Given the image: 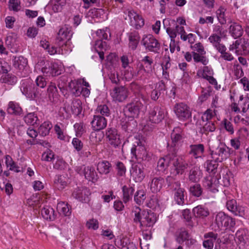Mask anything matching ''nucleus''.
Returning a JSON list of instances; mask_svg holds the SVG:
<instances>
[{
    "label": "nucleus",
    "mask_w": 249,
    "mask_h": 249,
    "mask_svg": "<svg viewBox=\"0 0 249 249\" xmlns=\"http://www.w3.org/2000/svg\"><path fill=\"white\" fill-rule=\"evenodd\" d=\"M132 213L134 215V221L140 223L143 231H146L147 227H152L157 221L156 215L154 213L146 211L142 212L138 207L133 208Z\"/></svg>",
    "instance_id": "1"
},
{
    "label": "nucleus",
    "mask_w": 249,
    "mask_h": 249,
    "mask_svg": "<svg viewBox=\"0 0 249 249\" xmlns=\"http://www.w3.org/2000/svg\"><path fill=\"white\" fill-rule=\"evenodd\" d=\"M73 32L71 27L64 25L59 31L57 36V43L58 46L64 48L65 53H69L72 51L73 45L71 41Z\"/></svg>",
    "instance_id": "2"
},
{
    "label": "nucleus",
    "mask_w": 249,
    "mask_h": 249,
    "mask_svg": "<svg viewBox=\"0 0 249 249\" xmlns=\"http://www.w3.org/2000/svg\"><path fill=\"white\" fill-rule=\"evenodd\" d=\"M146 110V105L143 97L141 99H136L127 104L124 109L126 116L130 118H137L141 114H143Z\"/></svg>",
    "instance_id": "3"
},
{
    "label": "nucleus",
    "mask_w": 249,
    "mask_h": 249,
    "mask_svg": "<svg viewBox=\"0 0 249 249\" xmlns=\"http://www.w3.org/2000/svg\"><path fill=\"white\" fill-rule=\"evenodd\" d=\"M135 141L133 142L131 149L132 158L136 159L138 163L142 160H146L148 154L144 147L143 142L137 138H135Z\"/></svg>",
    "instance_id": "4"
},
{
    "label": "nucleus",
    "mask_w": 249,
    "mask_h": 249,
    "mask_svg": "<svg viewBox=\"0 0 249 249\" xmlns=\"http://www.w3.org/2000/svg\"><path fill=\"white\" fill-rule=\"evenodd\" d=\"M215 224L217 227V230H231L235 226V222L233 218L224 212H220L215 216Z\"/></svg>",
    "instance_id": "5"
},
{
    "label": "nucleus",
    "mask_w": 249,
    "mask_h": 249,
    "mask_svg": "<svg viewBox=\"0 0 249 249\" xmlns=\"http://www.w3.org/2000/svg\"><path fill=\"white\" fill-rule=\"evenodd\" d=\"M20 90L23 94L29 99L38 98L41 94L38 88L35 87L29 79L21 81Z\"/></svg>",
    "instance_id": "6"
},
{
    "label": "nucleus",
    "mask_w": 249,
    "mask_h": 249,
    "mask_svg": "<svg viewBox=\"0 0 249 249\" xmlns=\"http://www.w3.org/2000/svg\"><path fill=\"white\" fill-rule=\"evenodd\" d=\"M174 111L179 120L186 121L192 117V111L190 107L184 103H177Z\"/></svg>",
    "instance_id": "7"
},
{
    "label": "nucleus",
    "mask_w": 249,
    "mask_h": 249,
    "mask_svg": "<svg viewBox=\"0 0 249 249\" xmlns=\"http://www.w3.org/2000/svg\"><path fill=\"white\" fill-rule=\"evenodd\" d=\"M224 194L226 197V207L228 210L235 215L243 216L245 213V208L240 205H237L236 200L231 198L229 195V192L228 190H225Z\"/></svg>",
    "instance_id": "8"
},
{
    "label": "nucleus",
    "mask_w": 249,
    "mask_h": 249,
    "mask_svg": "<svg viewBox=\"0 0 249 249\" xmlns=\"http://www.w3.org/2000/svg\"><path fill=\"white\" fill-rule=\"evenodd\" d=\"M229 50L237 55H246L249 53V40L242 38L236 40L230 46Z\"/></svg>",
    "instance_id": "9"
},
{
    "label": "nucleus",
    "mask_w": 249,
    "mask_h": 249,
    "mask_svg": "<svg viewBox=\"0 0 249 249\" xmlns=\"http://www.w3.org/2000/svg\"><path fill=\"white\" fill-rule=\"evenodd\" d=\"M211 155L215 162H222L229 157V148L225 144L221 143L212 151Z\"/></svg>",
    "instance_id": "10"
},
{
    "label": "nucleus",
    "mask_w": 249,
    "mask_h": 249,
    "mask_svg": "<svg viewBox=\"0 0 249 249\" xmlns=\"http://www.w3.org/2000/svg\"><path fill=\"white\" fill-rule=\"evenodd\" d=\"M166 114V112L163 108L155 106L150 108L148 119L152 124H158L163 120Z\"/></svg>",
    "instance_id": "11"
},
{
    "label": "nucleus",
    "mask_w": 249,
    "mask_h": 249,
    "mask_svg": "<svg viewBox=\"0 0 249 249\" xmlns=\"http://www.w3.org/2000/svg\"><path fill=\"white\" fill-rule=\"evenodd\" d=\"M14 68L22 77L26 76L29 72L27 59L22 56H16L13 59Z\"/></svg>",
    "instance_id": "12"
},
{
    "label": "nucleus",
    "mask_w": 249,
    "mask_h": 249,
    "mask_svg": "<svg viewBox=\"0 0 249 249\" xmlns=\"http://www.w3.org/2000/svg\"><path fill=\"white\" fill-rule=\"evenodd\" d=\"M142 43L146 50L150 52L157 53L160 49L158 41L151 35H144Z\"/></svg>",
    "instance_id": "13"
},
{
    "label": "nucleus",
    "mask_w": 249,
    "mask_h": 249,
    "mask_svg": "<svg viewBox=\"0 0 249 249\" xmlns=\"http://www.w3.org/2000/svg\"><path fill=\"white\" fill-rule=\"evenodd\" d=\"M77 171L79 174H83L85 178L89 181L95 183L98 180V174L93 167L83 165L78 167Z\"/></svg>",
    "instance_id": "14"
},
{
    "label": "nucleus",
    "mask_w": 249,
    "mask_h": 249,
    "mask_svg": "<svg viewBox=\"0 0 249 249\" xmlns=\"http://www.w3.org/2000/svg\"><path fill=\"white\" fill-rule=\"evenodd\" d=\"M128 89L124 86L115 87L110 92L113 101L115 102H123L128 97Z\"/></svg>",
    "instance_id": "15"
},
{
    "label": "nucleus",
    "mask_w": 249,
    "mask_h": 249,
    "mask_svg": "<svg viewBox=\"0 0 249 249\" xmlns=\"http://www.w3.org/2000/svg\"><path fill=\"white\" fill-rule=\"evenodd\" d=\"M171 161L175 171L174 174L175 175H182L188 167V163L183 158L178 156L175 153Z\"/></svg>",
    "instance_id": "16"
},
{
    "label": "nucleus",
    "mask_w": 249,
    "mask_h": 249,
    "mask_svg": "<svg viewBox=\"0 0 249 249\" xmlns=\"http://www.w3.org/2000/svg\"><path fill=\"white\" fill-rule=\"evenodd\" d=\"M125 14H127L129 19L130 25L136 28H139L144 24V19L132 9L128 8L124 11Z\"/></svg>",
    "instance_id": "17"
},
{
    "label": "nucleus",
    "mask_w": 249,
    "mask_h": 249,
    "mask_svg": "<svg viewBox=\"0 0 249 249\" xmlns=\"http://www.w3.org/2000/svg\"><path fill=\"white\" fill-rule=\"evenodd\" d=\"M171 142L170 144L171 147L173 148V151L175 152L181 146L183 140V132L179 127H175L171 134Z\"/></svg>",
    "instance_id": "18"
},
{
    "label": "nucleus",
    "mask_w": 249,
    "mask_h": 249,
    "mask_svg": "<svg viewBox=\"0 0 249 249\" xmlns=\"http://www.w3.org/2000/svg\"><path fill=\"white\" fill-rule=\"evenodd\" d=\"M130 173L131 178L136 182H141L145 176L144 168L140 163L132 164Z\"/></svg>",
    "instance_id": "19"
},
{
    "label": "nucleus",
    "mask_w": 249,
    "mask_h": 249,
    "mask_svg": "<svg viewBox=\"0 0 249 249\" xmlns=\"http://www.w3.org/2000/svg\"><path fill=\"white\" fill-rule=\"evenodd\" d=\"M106 136L108 142L115 148L118 147L122 143L120 135L115 128H107Z\"/></svg>",
    "instance_id": "20"
},
{
    "label": "nucleus",
    "mask_w": 249,
    "mask_h": 249,
    "mask_svg": "<svg viewBox=\"0 0 249 249\" xmlns=\"http://www.w3.org/2000/svg\"><path fill=\"white\" fill-rule=\"evenodd\" d=\"M236 241L241 249H247L249 246V233L245 230H239L235 234Z\"/></svg>",
    "instance_id": "21"
},
{
    "label": "nucleus",
    "mask_w": 249,
    "mask_h": 249,
    "mask_svg": "<svg viewBox=\"0 0 249 249\" xmlns=\"http://www.w3.org/2000/svg\"><path fill=\"white\" fill-rule=\"evenodd\" d=\"M90 195L89 190L85 187H81L76 188L72 193V196L77 200L86 203L89 201V196Z\"/></svg>",
    "instance_id": "22"
},
{
    "label": "nucleus",
    "mask_w": 249,
    "mask_h": 249,
    "mask_svg": "<svg viewBox=\"0 0 249 249\" xmlns=\"http://www.w3.org/2000/svg\"><path fill=\"white\" fill-rule=\"evenodd\" d=\"M89 17L93 18L95 22H100L108 18V13L103 9H91L88 13Z\"/></svg>",
    "instance_id": "23"
},
{
    "label": "nucleus",
    "mask_w": 249,
    "mask_h": 249,
    "mask_svg": "<svg viewBox=\"0 0 249 249\" xmlns=\"http://www.w3.org/2000/svg\"><path fill=\"white\" fill-rule=\"evenodd\" d=\"M121 61L122 67L124 69V76L125 79L129 81L134 77V72L132 71V68L129 65V60L128 56L125 55H123L121 57Z\"/></svg>",
    "instance_id": "24"
},
{
    "label": "nucleus",
    "mask_w": 249,
    "mask_h": 249,
    "mask_svg": "<svg viewBox=\"0 0 249 249\" xmlns=\"http://www.w3.org/2000/svg\"><path fill=\"white\" fill-rule=\"evenodd\" d=\"M36 71L39 70L46 76H53V70L51 63L48 61L41 60L35 67Z\"/></svg>",
    "instance_id": "25"
},
{
    "label": "nucleus",
    "mask_w": 249,
    "mask_h": 249,
    "mask_svg": "<svg viewBox=\"0 0 249 249\" xmlns=\"http://www.w3.org/2000/svg\"><path fill=\"white\" fill-rule=\"evenodd\" d=\"M91 124L94 130L99 131L107 126V120L104 117L100 115H94Z\"/></svg>",
    "instance_id": "26"
},
{
    "label": "nucleus",
    "mask_w": 249,
    "mask_h": 249,
    "mask_svg": "<svg viewBox=\"0 0 249 249\" xmlns=\"http://www.w3.org/2000/svg\"><path fill=\"white\" fill-rule=\"evenodd\" d=\"M69 178L64 175H56L53 180V187L59 191L63 190L67 185Z\"/></svg>",
    "instance_id": "27"
},
{
    "label": "nucleus",
    "mask_w": 249,
    "mask_h": 249,
    "mask_svg": "<svg viewBox=\"0 0 249 249\" xmlns=\"http://www.w3.org/2000/svg\"><path fill=\"white\" fill-rule=\"evenodd\" d=\"M177 241L181 244L186 241V244L193 245L196 243V240L190 237L187 231L184 229L180 230L177 234Z\"/></svg>",
    "instance_id": "28"
},
{
    "label": "nucleus",
    "mask_w": 249,
    "mask_h": 249,
    "mask_svg": "<svg viewBox=\"0 0 249 249\" xmlns=\"http://www.w3.org/2000/svg\"><path fill=\"white\" fill-rule=\"evenodd\" d=\"M164 182L161 177H155L151 179L148 183V187L153 193H157L161 189Z\"/></svg>",
    "instance_id": "29"
},
{
    "label": "nucleus",
    "mask_w": 249,
    "mask_h": 249,
    "mask_svg": "<svg viewBox=\"0 0 249 249\" xmlns=\"http://www.w3.org/2000/svg\"><path fill=\"white\" fill-rule=\"evenodd\" d=\"M176 30L180 36V38L184 41H188L190 44H193L196 40V36L195 35L192 33L187 34L183 26H176Z\"/></svg>",
    "instance_id": "30"
},
{
    "label": "nucleus",
    "mask_w": 249,
    "mask_h": 249,
    "mask_svg": "<svg viewBox=\"0 0 249 249\" xmlns=\"http://www.w3.org/2000/svg\"><path fill=\"white\" fill-rule=\"evenodd\" d=\"M174 153L171 155L169 154L164 157L159 159L158 162L157 168L159 171L164 172L166 170L170 164H172V161Z\"/></svg>",
    "instance_id": "31"
},
{
    "label": "nucleus",
    "mask_w": 249,
    "mask_h": 249,
    "mask_svg": "<svg viewBox=\"0 0 249 249\" xmlns=\"http://www.w3.org/2000/svg\"><path fill=\"white\" fill-rule=\"evenodd\" d=\"M176 185L177 187L174 189V199L178 205H182L184 203L185 190L180 187V183L176 182Z\"/></svg>",
    "instance_id": "32"
},
{
    "label": "nucleus",
    "mask_w": 249,
    "mask_h": 249,
    "mask_svg": "<svg viewBox=\"0 0 249 249\" xmlns=\"http://www.w3.org/2000/svg\"><path fill=\"white\" fill-rule=\"evenodd\" d=\"M204 152V146L203 144H193L190 145L189 154L195 159L203 157Z\"/></svg>",
    "instance_id": "33"
},
{
    "label": "nucleus",
    "mask_w": 249,
    "mask_h": 249,
    "mask_svg": "<svg viewBox=\"0 0 249 249\" xmlns=\"http://www.w3.org/2000/svg\"><path fill=\"white\" fill-rule=\"evenodd\" d=\"M205 240L203 241V247L206 249H213L214 242L217 238V234L213 232H209L204 235Z\"/></svg>",
    "instance_id": "34"
},
{
    "label": "nucleus",
    "mask_w": 249,
    "mask_h": 249,
    "mask_svg": "<svg viewBox=\"0 0 249 249\" xmlns=\"http://www.w3.org/2000/svg\"><path fill=\"white\" fill-rule=\"evenodd\" d=\"M7 111L9 114L15 115H20L22 112V109L19 104L14 101L9 102Z\"/></svg>",
    "instance_id": "35"
},
{
    "label": "nucleus",
    "mask_w": 249,
    "mask_h": 249,
    "mask_svg": "<svg viewBox=\"0 0 249 249\" xmlns=\"http://www.w3.org/2000/svg\"><path fill=\"white\" fill-rule=\"evenodd\" d=\"M243 32V30L241 26L237 23L233 22L230 26L229 33L234 38L242 36Z\"/></svg>",
    "instance_id": "36"
},
{
    "label": "nucleus",
    "mask_w": 249,
    "mask_h": 249,
    "mask_svg": "<svg viewBox=\"0 0 249 249\" xmlns=\"http://www.w3.org/2000/svg\"><path fill=\"white\" fill-rule=\"evenodd\" d=\"M97 169L101 175H107L111 170V165L107 161L103 160L98 163Z\"/></svg>",
    "instance_id": "37"
},
{
    "label": "nucleus",
    "mask_w": 249,
    "mask_h": 249,
    "mask_svg": "<svg viewBox=\"0 0 249 249\" xmlns=\"http://www.w3.org/2000/svg\"><path fill=\"white\" fill-rule=\"evenodd\" d=\"M42 217L49 221H53L55 219L56 213L54 210L51 207L46 206L41 210Z\"/></svg>",
    "instance_id": "38"
},
{
    "label": "nucleus",
    "mask_w": 249,
    "mask_h": 249,
    "mask_svg": "<svg viewBox=\"0 0 249 249\" xmlns=\"http://www.w3.org/2000/svg\"><path fill=\"white\" fill-rule=\"evenodd\" d=\"M202 172L199 168L197 166L194 167L190 171L189 174V179L192 182H197L201 178Z\"/></svg>",
    "instance_id": "39"
},
{
    "label": "nucleus",
    "mask_w": 249,
    "mask_h": 249,
    "mask_svg": "<svg viewBox=\"0 0 249 249\" xmlns=\"http://www.w3.org/2000/svg\"><path fill=\"white\" fill-rule=\"evenodd\" d=\"M165 90V86L162 81H160L156 84L155 89L152 90L151 94V98L156 101L159 98L161 91Z\"/></svg>",
    "instance_id": "40"
},
{
    "label": "nucleus",
    "mask_w": 249,
    "mask_h": 249,
    "mask_svg": "<svg viewBox=\"0 0 249 249\" xmlns=\"http://www.w3.org/2000/svg\"><path fill=\"white\" fill-rule=\"evenodd\" d=\"M204 184L212 192L215 193L218 192L217 189V180L215 178H212L211 177H207L204 182Z\"/></svg>",
    "instance_id": "41"
},
{
    "label": "nucleus",
    "mask_w": 249,
    "mask_h": 249,
    "mask_svg": "<svg viewBox=\"0 0 249 249\" xmlns=\"http://www.w3.org/2000/svg\"><path fill=\"white\" fill-rule=\"evenodd\" d=\"M151 73V71H147L143 65L140 64L138 66L137 72L134 73V77L139 76L141 79H145L148 78L149 75Z\"/></svg>",
    "instance_id": "42"
},
{
    "label": "nucleus",
    "mask_w": 249,
    "mask_h": 249,
    "mask_svg": "<svg viewBox=\"0 0 249 249\" xmlns=\"http://www.w3.org/2000/svg\"><path fill=\"white\" fill-rule=\"evenodd\" d=\"M57 210L58 212L65 216H69L71 215V212L67 203L64 202H59L57 205Z\"/></svg>",
    "instance_id": "43"
},
{
    "label": "nucleus",
    "mask_w": 249,
    "mask_h": 249,
    "mask_svg": "<svg viewBox=\"0 0 249 249\" xmlns=\"http://www.w3.org/2000/svg\"><path fill=\"white\" fill-rule=\"evenodd\" d=\"M193 212L194 215L196 217H206L209 214L208 209L202 205H198L195 207Z\"/></svg>",
    "instance_id": "44"
},
{
    "label": "nucleus",
    "mask_w": 249,
    "mask_h": 249,
    "mask_svg": "<svg viewBox=\"0 0 249 249\" xmlns=\"http://www.w3.org/2000/svg\"><path fill=\"white\" fill-rule=\"evenodd\" d=\"M161 66L162 69V77L165 79H168L169 78L168 69L171 67L169 57H165L162 63Z\"/></svg>",
    "instance_id": "45"
},
{
    "label": "nucleus",
    "mask_w": 249,
    "mask_h": 249,
    "mask_svg": "<svg viewBox=\"0 0 249 249\" xmlns=\"http://www.w3.org/2000/svg\"><path fill=\"white\" fill-rule=\"evenodd\" d=\"M95 49L101 50V51L97 50V52L101 60H103L104 59L103 50L106 51L107 50L106 42L100 40L97 41L95 43Z\"/></svg>",
    "instance_id": "46"
},
{
    "label": "nucleus",
    "mask_w": 249,
    "mask_h": 249,
    "mask_svg": "<svg viewBox=\"0 0 249 249\" xmlns=\"http://www.w3.org/2000/svg\"><path fill=\"white\" fill-rule=\"evenodd\" d=\"M54 128L59 139L66 142L69 141L70 137L65 134L64 129H62L58 124L55 125Z\"/></svg>",
    "instance_id": "47"
},
{
    "label": "nucleus",
    "mask_w": 249,
    "mask_h": 249,
    "mask_svg": "<svg viewBox=\"0 0 249 249\" xmlns=\"http://www.w3.org/2000/svg\"><path fill=\"white\" fill-rule=\"evenodd\" d=\"M52 127V125L49 122H44L39 127L38 133L42 136H45L49 134Z\"/></svg>",
    "instance_id": "48"
},
{
    "label": "nucleus",
    "mask_w": 249,
    "mask_h": 249,
    "mask_svg": "<svg viewBox=\"0 0 249 249\" xmlns=\"http://www.w3.org/2000/svg\"><path fill=\"white\" fill-rule=\"evenodd\" d=\"M202 125L203 126L200 129L202 133L207 134L209 132H213L215 129V125L212 122L203 123Z\"/></svg>",
    "instance_id": "49"
},
{
    "label": "nucleus",
    "mask_w": 249,
    "mask_h": 249,
    "mask_svg": "<svg viewBox=\"0 0 249 249\" xmlns=\"http://www.w3.org/2000/svg\"><path fill=\"white\" fill-rule=\"evenodd\" d=\"M52 69L53 71V76L58 75L64 71L63 66L60 62L51 63Z\"/></svg>",
    "instance_id": "50"
},
{
    "label": "nucleus",
    "mask_w": 249,
    "mask_h": 249,
    "mask_svg": "<svg viewBox=\"0 0 249 249\" xmlns=\"http://www.w3.org/2000/svg\"><path fill=\"white\" fill-rule=\"evenodd\" d=\"M0 81L2 83H7L10 85H14L16 83L17 81V77L11 74H3L0 78Z\"/></svg>",
    "instance_id": "51"
},
{
    "label": "nucleus",
    "mask_w": 249,
    "mask_h": 249,
    "mask_svg": "<svg viewBox=\"0 0 249 249\" xmlns=\"http://www.w3.org/2000/svg\"><path fill=\"white\" fill-rule=\"evenodd\" d=\"M71 107L73 114L75 115L80 114L82 110L81 101L79 99L73 100Z\"/></svg>",
    "instance_id": "52"
},
{
    "label": "nucleus",
    "mask_w": 249,
    "mask_h": 249,
    "mask_svg": "<svg viewBox=\"0 0 249 249\" xmlns=\"http://www.w3.org/2000/svg\"><path fill=\"white\" fill-rule=\"evenodd\" d=\"M192 53L195 62H201L204 65H206L208 63L209 60L205 56V54H201L197 53Z\"/></svg>",
    "instance_id": "53"
},
{
    "label": "nucleus",
    "mask_w": 249,
    "mask_h": 249,
    "mask_svg": "<svg viewBox=\"0 0 249 249\" xmlns=\"http://www.w3.org/2000/svg\"><path fill=\"white\" fill-rule=\"evenodd\" d=\"M52 9L54 12H60L66 4V0H52Z\"/></svg>",
    "instance_id": "54"
},
{
    "label": "nucleus",
    "mask_w": 249,
    "mask_h": 249,
    "mask_svg": "<svg viewBox=\"0 0 249 249\" xmlns=\"http://www.w3.org/2000/svg\"><path fill=\"white\" fill-rule=\"evenodd\" d=\"M139 36L137 33L131 34L129 36V47L132 50L136 48L139 41Z\"/></svg>",
    "instance_id": "55"
},
{
    "label": "nucleus",
    "mask_w": 249,
    "mask_h": 249,
    "mask_svg": "<svg viewBox=\"0 0 249 249\" xmlns=\"http://www.w3.org/2000/svg\"><path fill=\"white\" fill-rule=\"evenodd\" d=\"M226 9L223 7H220L216 11V14L219 22L224 24L226 22Z\"/></svg>",
    "instance_id": "56"
},
{
    "label": "nucleus",
    "mask_w": 249,
    "mask_h": 249,
    "mask_svg": "<svg viewBox=\"0 0 249 249\" xmlns=\"http://www.w3.org/2000/svg\"><path fill=\"white\" fill-rule=\"evenodd\" d=\"M213 70L207 66L204 67L202 70H199L197 71V75L199 77H202L204 79L208 78V76L213 75Z\"/></svg>",
    "instance_id": "57"
},
{
    "label": "nucleus",
    "mask_w": 249,
    "mask_h": 249,
    "mask_svg": "<svg viewBox=\"0 0 249 249\" xmlns=\"http://www.w3.org/2000/svg\"><path fill=\"white\" fill-rule=\"evenodd\" d=\"M134 191V190L132 187H128L126 186L123 187V200L125 203L130 199Z\"/></svg>",
    "instance_id": "58"
},
{
    "label": "nucleus",
    "mask_w": 249,
    "mask_h": 249,
    "mask_svg": "<svg viewBox=\"0 0 249 249\" xmlns=\"http://www.w3.org/2000/svg\"><path fill=\"white\" fill-rule=\"evenodd\" d=\"M24 120L26 124L34 125L36 124L38 118L34 112H31L25 116Z\"/></svg>",
    "instance_id": "59"
},
{
    "label": "nucleus",
    "mask_w": 249,
    "mask_h": 249,
    "mask_svg": "<svg viewBox=\"0 0 249 249\" xmlns=\"http://www.w3.org/2000/svg\"><path fill=\"white\" fill-rule=\"evenodd\" d=\"M80 84L78 81H71L69 84L68 87L71 90V92L75 94L79 95V92L80 91Z\"/></svg>",
    "instance_id": "60"
},
{
    "label": "nucleus",
    "mask_w": 249,
    "mask_h": 249,
    "mask_svg": "<svg viewBox=\"0 0 249 249\" xmlns=\"http://www.w3.org/2000/svg\"><path fill=\"white\" fill-rule=\"evenodd\" d=\"M189 191L192 196L199 197L202 195V189L199 184H196L190 187Z\"/></svg>",
    "instance_id": "61"
},
{
    "label": "nucleus",
    "mask_w": 249,
    "mask_h": 249,
    "mask_svg": "<svg viewBox=\"0 0 249 249\" xmlns=\"http://www.w3.org/2000/svg\"><path fill=\"white\" fill-rule=\"evenodd\" d=\"M96 35L99 38L102 39H108L110 37L109 29L106 27L103 29H99L96 31Z\"/></svg>",
    "instance_id": "62"
},
{
    "label": "nucleus",
    "mask_w": 249,
    "mask_h": 249,
    "mask_svg": "<svg viewBox=\"0 0 249 249\" xmlns=\"http://www.w3.org/2000/svg\"><path fill=\"white\" fill-rule=\"evenodd\" d=\"M215 115L214 110L211 109H207L202 115L201 119L203 123L210 122L213 117Z\"/></svg>",
    "instance_id": "63"
},
{
    "label": "nucleus",
    "mask_w": 249,
    "mask_h": 249,
    "mask_svg": "<svg viewBox=\"0 0 249 249\" xmlns=\"http://www.w3.org/2000/svg\"><path fill=\"white\" fill-rule=\"evenodd\" d=\"M8 3L9 9L10 11L18 12L21 8L20 2L18 0H9Z\"/></svg>",
    "instance_id": "64"
}]
</instances>
